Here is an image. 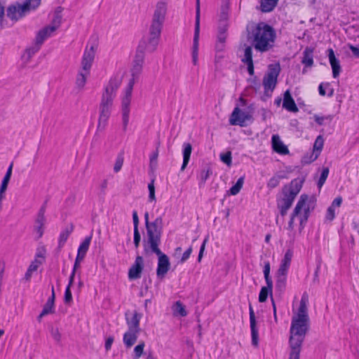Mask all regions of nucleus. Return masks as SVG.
I'll return each instance as SVG.
<instances>
[{
  "label": "nucleus",
  "mask_w": 359,
  "mask_h": 359,
  "mask_svg": "<svg viewBox=\"0 0 359 359\" xmlns=\"http://www.w3.org/2000/svg\"><path fill=\"white\" fill-rule=\"evenodd\" d=\"M133 222L134 225V229H139L138 225H139V218L137 215V211L134 210L133 212Z\"/></svg>",
  "instance_id": "obj_59"
},
{
  "label": "nucleus",
  "mask_w": 359,
  "mask_h": 359,
  "mask_svg": "<svg viewBox=\"0 0 359 359\" xmlns=\"http://www.w3.org/2000/svg\"><path fill=\"white\" fill-rule=\"evenodd\" d=\"M42 264V260H39L37 258H36L29 265L28 269L30 271H35L37 270L39 266Z\"/></svg>",
  "instance_id": "obj_55"
},
{
  "label": "nucleus",
  "mask_w": 359,
  "mask_h": 359,
  "mask_svg": "<svg viewBox=\"0 0 359 359\" xmlns=\"http://www.w3.org/2000/svg\"><path fill=\"white\" fill-rule=\"evenodd\" d=\"M147 239L143 241L145 253L160 252L158 248L161 244V238L163 231V219L158 217L151 224L146 226Z\"/></svg>",
  "instance_id": "obj_6"
},
{
  "label": "nucleus",
  "mask_w": 359,
  "mask_h": 359,
  "mask_svg": "<svg viewBox=\"0 0 359 359\" xmlns=\"http://www.w3.org/2000/svg\"><path fill=\"white\" fill-rule=\"evenodd\" d=\"M271 144L273 149L282 155L289 154V150L286 145L281 141L278 135H273L271 138Z\"/></svg>",
  "instance_id": "obj_22"
},
{
  "label": "nucleus",
  "mask_w": 359,
  "mask_h": 359,
  "mask_svg": "<svg viewBox=\"0 0 359 359\" xmlns=\"http://www.w3.org/2000/svg\"><path fill=\"white\" fill-rule=\"evenodd\" d=\"M279 182L280 177L274 176L269 180L267 183V187L270 189H273L279 184Z\"/></svg>",
  "instance_id": "obj_53"
},
{
  "label": "nucleus",
  "mask_w": 359,
  "mask_h": 359,
  "mask_svg": "<svg viewBox=\"0 0 359 359\" xmlns=\"http://www.w3.org/2000/svg\"><path fill=\"white\" fill-rule=\"evenodd\" d=\"M328 174H329V168H324L321 172L320 179L318 182V186L319 188H320L324 184L326 179L327 178Z\"/></svg>",
  "instance_id": "obj_48"
},
{
  "label": "nucleus",
  "mask_w": 359,
  "mask_h": 359,
  "mask_svg": "<svg viewBox=\"0 0 359 359\" xmlns=\"http://www.w3.org/2000/svg\"><path fill=\"white\" fill-rule=\"evenodd\" d=\"M314 119L318 125L322 126L325 123V121H331L332 119V116H320L318 115H315Z\"/></svg>",
  "instance_id": "obj_52"
},
{
  "label": "nucleus",
  "mask_w": 359,
  "mask_h": 359,
  "mask_svg": "<svg viewBox=\"0 0 359 359\" xmlns=\"http://www.w3.org/2000/svg\"><path fill=\"white\" fill-rule=\"evenodd\" d=\"M124 161V154L123 151H121L118 154L116 161L114 165V172L117 173L118 172L123 166Z\"/></svg>",
  "instance_id": "obj_39"
},
{
  "label": "nucleus",
  "mask_w": 359,
  "mask_h": 359,
  "mask_svg": "<svg viewBox=\"0 0 359 359\" xmlns=\"http://www.w3.org/2000/svg\"><path fill=\"white\" fill-rule=\"evenodd\" d=\"M212 175V170L210 167H205L201 170L198 175V179L199 180V186L202 187L205 184L206 180Z\"/></svg>",
  "instance_id": "obj_32"
},
{
  "label": "nucleus",
  "mask_w": 359,
  "mask_h": 359,
  "mask_svg": "<svg viewBox=\"0 0 359 359\" xmlns=\"http://www.w3.org/2000/svg\"><path fill=\"white\" fill-rule=\"evenodd\" d=\"M142 318V314L135 311L133 313L130 314L128 312L126 313V320L128 326V330L141 331L140 327V321Z\"/></svg>",
  "instance_id": "obj_15"
},
{
  "label": "nucleus",
  "mask_w": 359,
  "mask_h": 359,
  "mask_svg": "<svg viewBox=\"0 0 359 359\" xmlns=\"http://www.w3.org/2000/svg\"><path fill=\"white\" fill-rule=\"evenodd\" d=\"M141 241V235L139 231V229H134V238H133V243L135 245V248L137 249L140 247Z\"/></svg>",
  "instance_id": "obj_54"
},
{
  "label": "nucleus",
  "mask_w": 359,
  "mask_h": 359,
  "mask_svg": "<svg viewBox=\"0 0 359 359\" xmlns=\"http://www.w3.org/2000/svg\"><path fill=\"white\" fill-rule=\"evenodd\" d=\"M61 16L55 15L50 25L41 29L36 37L38 43H43V41L50 36L60 26Z\"/></svg>",
  "instance_id": "obj_10"
},
{
  "label": "nucleus",
  "mask_w": 359,
  "mask_h": 359,
  "mask_svg": "<svg viewBox=\"0 0 359 359\" xmlns=\"http://www.w3.org/2000/svg\"><path fill=\"white\" fill-rule=\"evenodd\" d=\"M121 83V79L118 76H114L109 80L108 84L104 88L99 107L100 115L97 130H103L107 124L108 119L111 115L113 100Z\"/></svg>",
  "instance_id": "obj_2"
},
{
  "label": "nucleus",
  "mask_w": 359,
  "mask_h": 359,
  "mask_svg": "<svg viewBox=\"0 0 359 359\" xmlns=\"http://www.w3.org/2000/svg\"><path fill=\"white\" fill-rule=\"evenodd\" d=\"M191 252H192V248H191V247H190L183 253V255L181 257V259H180V263L185 262L189 258Z\"/></svg>",
  "instance_id": "obj_58"
},
{
  "label": "nucleus",
  "mask_w": 359,
  "mask_h": 359,
  "mask_svg": "<svg viewBox=\"0 0 359 359\" xmlns=\"http://www.w3.org/2000/svg\"><path fill=\"white\" fill-rule=\"evenodd\" d=\"M183 147V163L181 167L182 171H183L187 166L192 151V147L189 143H184Z\"/></svg>",
  "instance_id": "obj_29"
},
{
  "label": "nucleus",
  "mask_w": 359,
  "mask_h": 359,
  "mask_svg": "<svg viewBox=\"0 0 359 359\" xmlns=\"http://www.w3.org/2000/svg\"><path fill=\"white\" fill-rule=\"evenodd\" d=\"M165 13V4L163 2L158 3L153 15L151 25L149 28L148 41L145 45V49L147 51H154L158 46Z\"/></svg>",
  "instance_id": "obj_5"
},
{
  "label": "nucleus",
  "mask_w": 359,
  "mask_h": 359,
  "mask_svg": "<svg viewBox=\"0 0 359 359\" xmlns=\"http://www.w3.org/2000/svg\"><path fill=\"white\" fill-rule=\"evenodd\" d=\"M295 197L290 194L289 192L283 190V197L278 201V207L290 208Z\"/></svg>",
  "instance_id": "obj_27"
},
{
  "label": "nucleus",
  "mask_w": 359,
  "mask_h": 359,
  "mask_svg": "<svg viewBox=\"0 0 359 359\" xmlns=\"http://www.w3.org/2000/svg\"><path fill=\"white\" fill-rule=\"evenodd\" d=\"M220 159L223 163H224L227 165H230L231 164V151H227L226 153L221 154Z\"/></svg>",
  "instance_id": "obj_50"
},
{
  "label": "nucleus",
  "mask_w": 359,
  "mask_h": 359,
  "mask_svg": "<svg viewBox=\"0 0 359 359\" xmlns=\"http://www.w3.org/2000/svg\"><path fill=\"white\" fill-rule=\"evenodd\" d=\"M91 238H92L91 236H88L80 244L79 249H78V252H77L78 256L81 257L83 258L85 257L86 252L88 250V248H89L90 244V241H91Z\"/></svg>",
  "instance_id": "obj_31"
},
{
  "label": "nucleus",
  "mask_w": 359,
  "mask_h": 359,
  "mask_svg": "<svg viewBox=\"0 0 359 359\" xmlns=\"http://www.w3.org/2000/svg\"><path fill=\"white\" fill-rule=\"evenodd\" d=\"M27 13V12L23 4L11 5L7 9V16L13 20H18L23 17Z\"/></svg>",
  "instance_id": "obj_17"
},
{
  "label": "nucleus",
  "mask_w": 359,
  "mask_h": 359,
  "mask_svg": "<svg viewBox=\"0 0 359 359\" xmlns=\"http://www.w3.org/2000/svg\"><path fill=\"white\" fill-rule=\"evenodd\" d=\"M73 231V225H71V226L68 229L63 230L59 236L58 239V247L60 248H62L66 243L67 238H69V235Z\"/></svg>",
  "instance_id": "obj_35"
},
{
  "label": "nucleus",
  "mask_w": 359,
  "mask_h": 359,
  "mask_svg": "<svg viewBox=\"0 0 359 359\" xmlns=\"http://www.w3.org/2000/svg\"><path fill=\"white\" fill-rule=\"evenodd\" d=\"M149 189V199L150 201H156L155 196V187H154V180H151V182L148 184Z\"/></svg>",
  "instance_id": "obj_49"
},
{
  "label": "nucleus",
  "mask_w": 359,
  "mask_h": 359,
  "mask_svg": "<svg viewBox=\"0 0 359 359\" xmlns=\"http://www.w3.org/2000/svg\"><path fill=\"white\" fill-rule=\"evenodd\" d=\"M303 58L302 62L306 67H311L313 64V49L310 48H306L303 53Z\"/></svg>",
  "instance_id": "obj_33"
},
{
  "label": "nucleus",
  "mask_w": 359,
  "mask_h": 359,
  "mask_svg": "<svg viewBox=\"0 0 359 359\" xmlns=\"http://www.w3.org/2000/svg\"><path fill=\"white\" fill-rule=\"evenodd\" d=\"M113 341H114L113 337H109L107 339V340L105 341V345H104L107 351H109L111 348Z\"/></svg>",
  "instance_id": "obj_62"
},
{
  "label": "nucleus",
  "mask_w": 359,
  "mask_h": 359,
  "mask_svg": "<svg viewBox=\"0 0 359 359\" xmlns=\"http://www.w3.org/2000/svg\"><path fill=\"white\" fill-rule=\"evenodd\" d=\"M12 170H13V163H11L10 165V166L8 167V168L6 171V173L2 180L3 182L8 184V182L11 180V175H12Z\"/></svg>",
  "instance_id": "obj_57"
},
{
  "label": "nucleus",
  "mask_w": 359,
  "mask_h": 359,
  "mask_svg": "<svg viewBox=\"0 0 359 359\" xmlns=\"http://www.w3.org/2000/svg\"><path fill=\"white\" fill-rule=\"evenodd\" d=\"M244 183V178L240 177L236 183L230 189L229 192L231 195H236L241 191Z\"/></svg>",
  "instance_id": "obj_42"
},
{
  "label": "nucleus",
  "mask_w": 359,
  "mask_h": 359,
  "mask_svg": "<svg viewBox=\"0 0 359 359\" xmlns=\"http://www.w3.org/2000/svg\"><path fill=\"white\" fill-rule=\"evenodd\" d=\"M196 22L200 24V0H196Z\"/></svg>",
  "instance_id": "obj_61"
},
{
  "label": "nucleus",
  "mask_w": 359,
  "mask_h": 359,
  "mask_svg": "<svg viewBox=\"0 0 359 359\" xmlns=\"http://www.w3.org/2000/svg\"><path fill=\"white\" fill-rule=\"evenodd\" d=\"M279 0H261L260 10L264 13L272 11L277 6Z\"/></svg>",
  "instance_id": "obj_30"
},
{
  "label": "nucleus",
  "mask_w": 359,
  "mask_h": 359,
  "mask_svg": "<svg viewBox=\"0 0 359 359\" xmlns=\"http://www.w3.org/2000/svg\"><path fill=\"white\" fill-rule=\"evenodd\" d=\"M41 4V0H26L23 4L27 12H29L32 10H35Z\"/></svg>",
  "instance_id": "obj_41"
},
{
  "label": "nucleus",
  "mask_w": 359,
  "mask_h": 359,
  "mask_svg": "<svg viewBox=\"0 0 359 359\" xmlns=\"http://www.w3.org/2000/svg\"><path fill=\"white\" fill-rule=\"evenodd\" d=\"M55 291H54V287L52 286V294L51 296L48 298L46 303L45 304L43 310L41 313L38 316V320L41 321V318L48 314L53 313L55 312V306H54V302H55Z\"/></svg>",
  "instance_id": "obj_20"
},
{
  "label": "nucleus",
  "mask_w": 359,
  "mask_h": 359,
  "mask_svg": "<svg viewBox=\"0 0 359 359\" xmlns=\"http://www.w3.org/2000/svg\"><path fill=\"white\" fill-rule=\"evenodd\" d=\"M290 344V358L289 359H299L300 351L302 344Z\"/></svg>",
  "instance_id": "obj_34"
},
{
  "label": "nucleus",
  "mask_w": 359,
  "mask_h": 359,
  "mask_svg": "<svg viewBox=\"0 0 359 359\" xmlns=\"http://www.w3.org/2000/svg\"><path fill=\"white\" fill-rule=\"evenodd\" d=\"M144 347L145 343L143 341H140L133 349V358L139 359L142 355H143Z\"/></svg>",
  "instance_id": "obj_38"
},
{
  "label": "nucleus",
  "mask_w": 359,
  "mask_h": 359,
  "mask_svg": "<svg viewBox=\"0 0 359 359\" xmlns=\"http://www.w3.org/2000/svg\"><path fill=\"white\" fill-rule=\"evenodd\" d=\"M158 150L156 149V151H154L151 156H150V164L151 165L154 163H156V161H157V158H158Z\"/></svg>",
  "instance_id": "obj_63"
},
{
  "label": "nucleus",
  "mask_w": 359,
  "mask_h": 359,
  "mask_svg": "<svg viewBox=\"0 0 359 359\" xmlns=\"http://www.w3.org/2000/svg\"><path fill=\"white\" fill-rule=\"evenodd\" d=\"M250 37L257 50L266 52L273 46L276 33L271 26L260 22L252 31Z\"/></svg>",
  "instance_id": "obj_3"
},
{
  "label": "nucleus",
  "mask_w": 359,
  "mask_h": 359,
  "mask_svg": "<svg viewBox=\"0 0 359 359\" xmlns=\"http://www.w3.org/2000/svg\"><path fill=\"white\" fill-rule=\"evenodd\" d=\"M158 255V266L156 269V275L159 278H163L170 269V264L168 257L163 254L161 250L160 252H154Z\"/></svg>",
  "instance_id": "obj_12"
},
{
  "label": "nucleus",
  "mask_w": 359,
  "mask_h": 359,
  "mask_svg": "<svg viewBox=\"0 0 359 359\" xmlns=\"http://www.w3.org/2000/svg\"><path fill=\"white\" fill-rule=\"evenodd\" d=\"M342 203V198L338 196L334 199L331 205L327 208L326 213V219L332 221L335 217V210L341 206Z\"/></svg>",
  "instance_id": "obj_26"
},
{
  "label": "nucleus",
  "mask_w": 359,
  "mask_h": 359,
  "mask_svg": "<svg viewBox=\"0 0 359 359\" xmlns=\"http://www.w3.org/2000/svg\"><path fill=\"white\" fill-rule=\"evenodd\" d=\"M292 256V251L291 250H287L284 255L283 259L281 261V264L277 273L287 275L288 269L290 266Z\"/></svg>",
  "instance_id": "obj_25"
},
{
  "label": "nucleus",
  "mask_w": 359,
  "mask_h": 359,
  "mask_svg": "<svg viewBox=\"0 0 359 359\" xmlns=\"http://www.w3.org/2000/svg\"><path fill=\"white\" fill-rule=\"evenodd\" d=\"M8 184L2 182L0 187V209L1 208V201L5 198V192L7 189Z\"/></svg>",
  "instance_id": "obj_56"
},
{
  "label": "nucleus",
  "mask_w": 359,
  "mask_h": 359,
  "mask_svg": "<svg viewBox=\"0 0 359 359\" xmlns=\"http://www.w3.org/2000/svg\"><path fill=\"white\" fill-rule=\"evenodd\" d=\"M249 315H250V332H251V337H252V344L255 347H257L259 345V333H258V327L257 326V320L255 318V314L252 306L250 304L249 306Z\"/></svg>",
  "instance_id": "obj_13"
},
{
  "label": "nucleus",
  "mask_w": 359,
  "mask_h": 359,
  "mask_svg": "<svg viewBox=\"0 0 359 359\" xmlns=\"http://www.w3.org/2000/svg\"><path fill=\"white\" fill-rule=\"evenodd\" d=\"M144 267V260L142 257L137 256L134 264L130 266L128 271V278L130 280H136L141 277Z\"/></svg>",
  "instance_id": "obj_14"
},
{
  "label": "nucleus",
  "mask_w": 359,
  "mask_h": 359,
  "mask_svg": "<svg viewBox=\"0 0 359 359\" xmlns=\"http://www.w3.org/2000/svg\"><path fill=\"white\" fill-rule=\"evenodd\" d=\"M301 188V182H299L297 180H294L291 182L290 185L285 186L283 190L289 192L290 194H291L294 197H296L297 194L299 192Z\"/></svg>",
  "instance_id": "obj_28"
},
{
  "label": "nucleus",
  "mask_w": 359,
  "mask_h": 359,
  "mask_svg": "<svg viewBox=\"0 0 359 359\" xmlns=\"http://www.w3.org/2000/svg\"><path fill=\"white\" fill-rule=\"evenodd\" d=\"M286 276V274L277 273L276 287L278 288L280 291H282L285 287Z\"/></svg>",
  "instance_id": "obj_40"
},
{
  "label": "nucleus",
  "mask_w": 359,
  "mask_h": 359,
  "mask_svg": "<svg viewBox=\"0 0 359 359\" xmlns=\"http://www.w3.org/2000/svg\"><path fill=\"white\" fill-rule=\"evenodd\" d=\"M280 72L279 64H271L269 66L268 72L264 76L263 86L265 91H273L277 83V79Z\"/></svg>",
  "instance_id": "obj_9"
},
{
  "label": "nucleus",
  "mask_w": 359,
  "mask_h": 359,
  "mask_svg": "<svg viewBox=\"0 0 359 359\" xmlns=\"http://www.w3.org/2000/svg\"><path fill=\"white\" fill-rule=\"evenodd\" d=\"M72 285V284H70V280H69V284L67 287H66L65 292V302L66 304H69L72 301V292L70 290V287Z\"/></svg>",
  "instance_id": "obj_51"
},
{
  "label": "nucleus",
  "mask_w": 359,
  "mask_h": 359,
  "mask_svg": "<svg viewBox=\"0 0 359 359\" xmlns=\"http://www.w3.org/2000/svg\"><path fill=\"white\" fill-rule=\"evenodd\" d=\"M244 55L241 61L247 65L248 72L250 76L254 74V65L252 60V48L250 46L243 45Z\"/></svg>",
  "instance_id": "obj_19"
},
{
  "label": "nucleus",
  "mask_w": 359,
  "mask_h": 359,
  "mask_svg": "<svg viewBox=\"0 0 359 359\" xmlns=\"http://www.w3.org/2000/svg\"><path fill=\"white\" fill-rule=\"evenodd\" d=\"M269 294L272 297V289H269V287H262L259 294V301L260 302H266Z\"/></svg>",
  "instance_id": "obj_43"
},
{
  "label": "nucleus",
  "mask_w": 359,
  "mask_h": 359,
  "mask_svg": "<svg viewBox=\"0 0 359 359\" xmlns=\"http://www.w3.org/2000/svg\"><path fill=\"white\" fill-rule=\"evenodd\" d=\"M252 116L249 112L241 111L238 107L234 108L229 118V123L231 126H245L246 121L250 120Z\"/></svg>",
  "instance_id": "obj_11"
},
{
  "label": "nucleus",
  "mask_w": 359,
  "mask_h": 359,
  "mask_svg": "<svg viewBox=\"0 0 359 359\" xmlns=\"http://www.w3.org/2000/svg\"><path fill=\"white\" fill-rule=\"evenodd\" d=\"M226 30H227L226 25H224L222 27H220L219 29V34L217 36V39H218V41L222 44H223L226 41Z\"/></svg>",
  "instance_id": "obj_45"
},
{
  "label": "nucleus",
  "mask_w": 359,
  "mask_h": 359,
  "mask_svg": "<svg viewBox=\"0 0 359 359\" xmlns=\"http://www.w3.org/2000/svg\"><path fill=\"white\" fill-rule=\"evenodd\" d=\"M83 259L84 258L76 255V260H75V262H74V264L73 271H72V273L70 275V277H69V278H70V284H73L74 278V276H75L76 270L80 266V263H81V262Z\"/></svg>",
  "instance_id": "obj_46"
},
{
  "label": "nucleus",
  "mask_w": 359,
  "mask_h": 359,
  "mask_svg": "<svg viewBox=\"0 0 359 359\" xmlns=\"http://www.w3.org/2000/svg\"><path fill=\"white\" fill-rule=\"evenodd\" d=\"M42 43H38L36 41L34 46L27 48L23 55V58H25L27 61L29 60V59L39 50L41 46Z\"/></svg>",
  "instance_id": "obj_37"
},
{
  "label": "nucleus",
  "mask_w": 359,
  "mask_h": 359,
  "mask_svg": "<svg viewBox=\"0 0 359 359\" xmlns=\"http://www.w3.org/2000/svg\"><path fill=\"white\" fill-rule=\"evenodd\" d=\"M45 212L46 206L42 205L35 219L34 229L38 238H41L43 234V228L46 222Z\"/></svg>",
  "instance_id": "obj_16"
},
{
  "label": "nucleus",
  "mask_w": 359,
  "mask_h": 359,
  "mask_svg": "<svg viewBox=\"0 0 359 359\" xmlns=\"http://www.w3.org/2000/svg\"><path fill=\"white\" fill-rule=\"evenodd\" d=\"M208 241V237L205 238V240L203 241L201 246V248H200V251H199V254H198V260L200 262L202 257H203V252L205 250V244H206V242Z\"/></svg>",
  "instance_id": "obj_60"
},
{
  "label": "nucleus",
  "mask_w": 359,
  "mask_h": 359,
  "mask_svg": "<svg viewBox=\"0 0 359 359\" xmlns=\"http://www.w3.org/2000/svg\"><path fill=\"white\" fill-rule=\"evenodd\" d=\"M324 144V140L321 135H319L316 139L313 144V154L315 155L314 159H316L320 154Z\"/></svg>",
  "instance_id": "obj_36"
},
{
  "label": "nucleus",
  "mask_w": 359,
  "mask_h": 359,
  "mask_svg": "<svg viewBox=\"0 0 359 359\" xmlns=\"http://www.w3.org/2000/svg\"><path fill=\"white\" fill-rule=\"evenodd\" d=\"M50 334L53 339L57 342L60 343L61 341L62 335L57 327H50Z\"/></svg>",
  "instance_id": "obj_47"
},
{
  "label": "nucleus",
  "mask_w": 359,
  "mask_h": 359,
  "mask_svg": "<svg viewBox=\"0 0 359 359\" xmlns=\"http://www.w3.org/2000/svg\"><path fill=\"white\" fill-rule=\"evenodd\" d=\"M308 299L302 297L296 314L292 316L290 330L289 343L302 344L309 328L307 309Z\"/></svg>",
  "instance_id": "obj_1"
},
{
  "label": "nucleus",
  "mask_w": 359,
  "mask_h": 359,
  "mask_svg": "<svg viewBox=\"0 0 359 359\" xmlns=\"http://www.w3.org/2000/svg\"><path fill=\"white\" fill-rule=\"evenodd\" d=\"M263 272H264V276H267V275L270 274V263H269V262H266L264 263Z\"/></svg>",
  "instance_id": "obj_64"
},
{
  "label": "nucleus",
  "mask_w": 359,
  "mask_h": 359,
  "mask_svg": "<svg viewBox=\"0 0 359 359\" xmlns=\"http://www.w3.org/2000/svg\"><path fill=\"white\" fill-rule=\"evenodd\" d=\"M143 63V55L140 53L137 55L136 60L132 69L133 78L130 79L125 90V95L122 98V121L123 130L126 131L129 123L130 104L131 102L132 93L135 84V77L137 76L142 70Z\"/></svg>",
  "instance_id": "obj_4"
},
{
  "label": "nucleus",
  "mask_w": 359,
  "mask_h": 359,
  "mask_svg": "<svg viewBox=\"0 0 359 359\" xmlns=\"http://www.w3.org/2000/svg\"><path fill=\"white\" fill-rule=\"evenodd\" d=\"M283 107L291 112L296 113L299 111L289 90L284 93Z\"/></svg>",
  "instance_id": "obj_24"
},
{
  "label": "nucleus",
  "mask_w": 359,
  "mask_h": 359,
  "mask_svg": "<svg viewBox=\"0 0 359 359\" xmlns=\"http://www.w3.org/2000/svg\"><path fill=\"white\" fill-rule=\"evenodd\" d=\"M140 331L128 330L123 334V342L126 348H130L137 341Z\"/></svg>",
  "instance_id": "obj_21"
},
{
  "label": "nucleus",
  "mask_w": 359,
  "mask_h": 359,
  "mask_svg": "<svg viewBox=\"0 0 359 359\" xmlns=\"http://www.w3.org/2000/svg\"><path fill=\"white\" fill-rule=\"evenodd\" d=\"M328 58L332 69L334 78H337L341 72V68L339 60L335 57L334 52L332 48L328 49Z\"/></svg>",
  "instance_id": "obj_23"
},
{
  "label": "nucleus",
  "mask_w": 359,
  "mask_h": 359,
  "mask_svg": "<svg viewBox=\"0 0 359 359\" xmlns=\"http://www.w3.org/2000/svg\"><path fill=\"white\" fill-rule=\"evenodd\" d=\"M174 313L180 316H186L187 313L185 310L184 305L180 302H177L174 306Z\"/></svg>",
  "instance_id": "obj_44"
},
{
  "label": "nucleus",
  "mask_w": 359,
  "mask_h": 359,
  "mask_svg": "<svg viewBox=\"0 0 359 359\" xmlns=\"http://www.w3.org/2000/svg\"><path fill=\"white\" fill-rule=\"evenodd\" d=\"M315 208L313 200L306 195H302L294 209V215H299L300 228L302 229L306 223L311 212Z\"/></svg>",
  "instance_id": "obj_8"
},
{
  "label": "nucleus",
  "mask_w": 359,
  "mask_h": 359,
  "mask_svg": "<svg viewBox=\"0 0 359 359\" xmlns=\"http://www.w3.org/2000/svg\"><path fill=\"white\" fill-rule=\"evenodd\" d=\"M199 34H200V24L198 22H195L194 36L192 46V62L194 65L198 64V55L199 46Z\"/></svg>",
  "instance_id": "obj_18"
},
{
  "label": "nucleus",
  "mask_w": 359,
  "mask_h": 359,
  "mask_svg": "<svg viewBox=\"0 0 359 359\" xmlns=\"http://www.w3.org/2000/svg\"><path fill=\"white\" fill-rule=\"evenodd\" d=\"M97 46L93 44L87 46L82 57L81 62V69L79 70L76 79V86L79 89H83L86 85L87 78L90 75V69L92 67Z\"/></svg>",
  "instance_id": "obj_7"
}]
</instances>
